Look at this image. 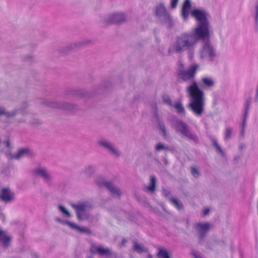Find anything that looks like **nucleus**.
<instances>
[{"label":"nucleus","instance_id":"1","mask_svg":"<svg viewBox=\"0 0 258 258\" xmlns=\"http://www.w3.org/2000/svg\"><path fill=\"white\" fill-rule=\"evenodd\" d=\"M187 91L191 97L189 106L195 115L201 116L203 112L204 106L203 91L199 89L195 82L188 87Z\"/></svg>","mask_w":258,"mask_h":258},{"label":"nucleus","instance_id":"2","mask_svg":"<svg viewBox=\"0 0 258 258\" xmlns=\"http://www.w3.org/2000/svg\"><path fill=\"white\" fill-rule=\"evenodd\" d=\"M191 15L200 22L194 31L195 36L202 39H209V24L205 12L198 9L194 10L191 11Z\"/></svg>","mask_w":258,"mask_h":258},{"label":"nucleus","instance_id":"3","mask_svg":"<svg viewBox=\"0 0 258 258\" xmlns=\"http://www.w3.org/2000/svg\"><path fill=\"white\" fill-rule=\"evenodd\" d=\"M194 36L190 34H182L177 38L176 42L172 45V50H169V53L172 51L180 53L185 49H189L196 44Z\"/></svg>","mask_w":258,"mask_h":258},{"label":"nucleus","instance_id":"4","mask_svg":"<svg viewBox=\"0 0 258 258\" xmlns=\"http://www.w3.org/2000/svg\"><path fill=\"white\" fill-rule=\"evenodd\" d=\"M198 68V64H194L190 66L187 70L179 72L178 75L184 81L191 79L195 77Z\"/></svg>","mask_w":258,"mask_h":258},{"label":"nucleus","instance_id":"5","mask_svg":"<svg viewBox=\"0 0 258 258\" xmlns=\"http://www.w3.org/2000/svg\"><path fill=\"white\" fill-rule=\"evenodd\" d=\"M207 55L211 58L215 55V51L210 45L209 41H207L205 43L201 51V57L202 58H203Z\"/></svg>","mask_w":258,"mask_h":258},{"label":"nucleus","instance_id":"6","mask_svg":"<svg viewBox=\"0 0 258 258\" xmlns=\"http://www.w3.org/2000/svg\"><path fill=\"white\" fill-rule=\"evenodd\" d=\"M90 250L93 253L96 252L101 255L111 256L113 254V252L109 248L101 246L93 245Z\"/></svg>","mask_w":258,"mask_h":258},{"label":"nucleus","instance_id":"7","mask_svg":"<svg viewBox=\"0 0 258 258\" xmlns=\"http://www.w3.org/2000/svg\"><path fill=\"white\" fill-rule=\"evenodd\" d=\"M14 194L11 192L8 188H3L1 191L0 198L6 203L12 201L14 199Z\"/></svg>","mask_w":258,"mask_h":258},{"label":"nucleus","instance_id":"8","mask_svg":"<svg viewBox=\"0 0 258 258\" xmlns=\"http://www.w3.org/2000/svg\"><path fill=\"white\" fill-rule=\"evenodd\" d=\"M97 184L99 186H101L103 185L106 187V188L110 191V192L112 194V195L115 196L117 195L118 196H120L121 195L120 191L118 189V188H116L114 186V185L110 182L104 181L102 183L100 181L97 182Z\"/></svg>","mask_w":258,"mask_h":258},{"label":"nucleus","instance_id":"9","mask_svg":"<svg viewBox=\"0 0 258 258\" xmlns=\"http://www.w3.org/2000/svg\"><path fill=\"white\" fill-rule=\"evenodd\" d=\"M210 227V225L208 223H206L204 224L202 223H197L195 225V228L198 230L201 234H200V238H203L206 233L208 231Z\"/></svg>","mask_w":258,"mask_h":258},{"label":"nucleus","instance_id":"10","mask_svg":"<svg viewBox=\"0 0 258 258\" xmlns=\"http://www.w3.org/2000/svg\"><path fill=\"white\" fill-rule=\"evenodd\" d=\"M11 237L7 233L0 230V242L4 247H8L10 243Z\"/></svg>","mask_w":258,"mask_h":258},{"label":"nucleus","instance_id":"11","mask_svg":"<svg viewBox=\"0 0 258 258\" xmlns=\"http://www.w3.org/2000/svg\"><path fill=\"white\" fill-rule=\"evenodd\" d=\"M73 206L76 211L78 218L79 220H82L86 210V205L82 204L78 205H74Z\"/></svg>","mask_w":258,"mask_h":258},{"label":"nucleus","instance_id":"12","mask_svg":"<svg viewBox=\"0 0 258 258\" xmlns=\"http://www.w3.org/2000/svg\"><path fill=\"white\" fill-rule=\"evenodd\" d=\"M191 7L189 0H184L182 7V16L184 19H186L189 14V11Z\"/></svg>","mask_w":258,"mask_h":258},{"label":"nucleus","instance_id":"13","mask_svg":"<svg viewBox=\"0 0 258 258\" xmlns=\"http://www.w3.org/2000/svg\"><path fill=\"white\" fill-rule=\"evenodd\" d=\"M155 14L158 17H166L168 16V13L163 4H160L157 7L155 11Z\"/></svg>","mask_w":258,"mask_h":258},{"label":"nucleus","instance_id":"14","mask_svg":"<svg viewBox=\"0 0 258 258\" xmlns=\"http://www.w3.org/2000/svg\"><path fill=\"white\" fill-rule=\"evenodd\" d=\"M125 20V17L123 14H113L109 21L115 24H120Z\"/></svg>","mask_w":258,"mask_h":258},{"label":"nucleus","instance_id":"15","mask_svg":"<svg viewBox=\"0 0 258 258\" xmlns=\"http://www.w3.org/2000/svg\"><path fill=\"white\" fill-rule=\"evenodd\" d=\"M99 143L100 145L109 150L112 154L116 155L117 156H119V154L118 151L113 148L109 143L105 141H100Z\"/></svg>","mask_w":258,"mask_h":258},{"label":"nucleus","instance_id":"16","mask_svg":"<svg viewBox=\"0 0 258 258\" xmlns=\"http://www.w3.org/2000/svg\"><path fill=\"white\" fill-rule=\"evenodd\" d=\"M67 223L71 228H72L73 229H77V230H78L79 232H80L81 233H85L88 234H91V231H90V230H89L88 228H84V227H82V228L80 227L79 226L77 225L76 224L72 223V222H68Z\"/></svg>","mask_w":258,"mask_h":258},{"label":"nucleus","instance_id":"17","mask_svg":"<svg viewBox=\"0 0 258 258\" xmlns=\"http://www.w3.org/2000/svg\"><path fill=\"white\" fill-rule=\"evenodd\" d=\"M31 154L30 151L27 148L21 149L18 153L13 156V158L15 159H19L22 157L24 155Z\"/></svg>","mask_w":258,"mask_h":258},{"label":"nucleus","instance_id":"18","mask_svg":"<svg viewBox=\"0 0 258 258\" xmlns=\"http://www.w3.org/2000/svg\"><path fill=\"white\" fill-rule=\"evenodd\" d=\"M158 258H170L169 253L164 248H158V251L157 253Z\"/></svg>","mask_w":258,"mask_h":258},{"label":"nucleus","instance_id":"19","mask_svg":"<svg viewBox=\"0 0 258 258\" xmlns=\"http://www.w3.org/2000/svg\"><path fill=\"white\" fill-rule=\"evenodd\" d=\"M34 173L35 175H38L42 176L45 179H49V175L47 174L45 169L39 168L34 170Z\"/></svg>","mask_w":258,"mask_h":258},{"label":"nucleus","instance_id":"20","mask_svg":"<svg viewBox=\"0 0 258 258\" xmlns=\"http://www.w3.org/2000/svg\"><path fill=\"white\" fill-rule=\"evenodd\" d=\"M182 136L187 137V138L194 140L195 142L198 141L197 138L190 133V130H177Z\"/></svg>","mask_w":258,"mask_h":258},{"label":"nucleus","instance_id":"21","mask_svg":"<svg viewBox=\"0 0 258 258\" xmlns=\"http://www.w3.org/2000/svg\"><path fill=\"white\" fill-rule=\"evenodd\" d=\"M151 185L148 186L147 188L148 190L154 192L156 188V177L152 176L150 178Z\"/></svg>","mask_w":258,"mask_h":258},{"label":"nucleus","instance_id":"22","mask_svg":"<svg viewBox=\"0 0 258 258\" xmlns=\"http://www.w3.org/2000/svg\"><path fill=\"white\" fill-rule=\"evenodd\" d=\"M250 104V100L246 101V104H245V111H244V118H243V122H242V127L243 128L244 127V124H245V121H246V117H247V114H248V110H249V108Z\"/></svg>","mask_w":258,"mask_h":258},{"label":"nucleus","instance_id":"23","mask_svg":"<svg viewBox=\"0 0 258 258\" xmlns=\"http://www.w3.org/2000/svg\"><path fill=\"white\" fill-rule=\"evenodd\" d=\"M133 249L134 250L137 251L138 252L147 251V249L146 248L140 246V244L137 242H134Z\"/></svg>","mask_w":258,"mask_h":258},{"label":"nucleus","instance_id":"24","mask_svg":"<svg viewBox=\"0 0 258 258\" xmlns=\"http://www.w3.org/2000/svg\"><path fill=\"white\" fill-rule=\"evenodd\" d=\"M170 202L171 203L179 210H181L183 208L182 204L179 203L176 199L171 198L170 199Z\"/></svg>","mask_w":258,"mask_h":258},{"label":"nucleus","instance_id":"25","mask_svg":"<svg viewBox=\"0 0 258 258\" xmlns=\"http://www.w3.org/2000/svg\"><path fill=\"white\" fill-rule=\"evenodd\" d=\"M174 107L176 109L177 111L180 113L184 112V109L182 104L180 102H177L174 105Z\"/></svg>","mask_w":258,"mask_h":258},{"label":"nucleus","instance_id":"26","mask_svg":"<svg viewBox=\"0 0 258 258\" xmlns=\"http://www.w3.org/2000/svg\"><path fill=\"white\" fill-rule=\"evenodd\" d=\"M202 81L204 84L208 87H211L214 85L213 80L210 78H203Z\"/></svg>","mask_w":258,"mask_h":258},{"label":"nucleus","instance_id":"27","mask_svg":"<svg viewBox=\"0 0 258 258\" xmlns=\"http://www.w3.org/2000/svg\"><path fill=\"white\" fill-rule=\"evenodd\" d=\"M155 149H156V150L157 151H159L161 150H168V148L167 147H165V146H164V145L163 144L160 143L157 144V145L156 146Z\"/></svg>","mask_w":258,"mask_h":258},{"label":"nucleus","instance_id":"28","mask_svg":"<svg viewBox=\"0 0 258 258\" xmlns=\"http://www.w3.org/2000/svg\"><path fill=\"white\" fill-rule=\"evenodd\" d=\"M59 209L61 212H62L64 214L66 215L67 217H70L71 215L68 211L62 206H59Z\"/></svg>","mask_w":258,"mask_h":258},{"label":"nucleus","instance_id":"29","mask_svg":"<svg viewBox=\"0 0 258 258\" xmlns=\"http://www.w3.org/2000/svg\"><path fill=\"white\" fill-rule=\"evenodd\" d=\"M191 173L192 175L195 177H197L199 175V172L198 170L194 167H191Z\"/></svg>","mask_w":258,"mask_h":258},{"label":"nucleus","instance_id":"30","mask_svg":"<svg viewBox=\"0 0 258 258\" xmlns=\"http://www.w3.org/2000/svg\"><path fill=\"white\" fill-rule=\"evenodd\" d=\"M177 124L178 125V127H180L179 129H187V126L186 124L181 121L177 122Z\"/></svg>","mask_w":258,"mask_h":258},{"label":"nucleus","instance_id":"31","mask_svg":"<svg viewBox=\"0 0 258 258\" xmlns=\"http://www.w3.org/2000/svg\"><path fill=\"white\" fill-rule=\"evenodd\" d=\"M213 145L216 148L217 150L220 153H222V151L220 147L219 146L218 144L217 143L216 141L213 142Z\"/></svg>","mask_w":258,"mask_h":258},{"label":"nucleus","instance_id":"32","mask_svg":"<svg viewBox=\"0 0 258 258\" xmlns=\"http://www.w3.org/2000/svg\"><path fill=\"white\" fill-rule=\"evenodd\" d=\"M178 2V0H171L170 3L171 7L172 9L175 8L177 3Z\"/></svg>","mask_w":258,"mask_h":258},{"label":"nucleus","instance_id":"33","mask_svg":"<svg viewBox=\"0 0 258 258\" xmlns=\"http://www.w3.org/2000/svg\"><path fill=\"white\" fill-rule=\"evenodd\" d=\"M164 100L166 103H167L170 105H172V101H171V99L170 98H169L168 97H167V99H166L165 98H164Z\"/></svg>","mask_w":258,"mask_h":258},{"label":"nucleus","instance_id":"34","mask_svg":"<svg viewBox=\"0 0 258 258\" xmlns=\"http://www.w3.org/2000/svg\"><path fill=\"white\" fill-rule=\"evenodd\" d=\"M210 212V209L209 208H205L203 210V214L204 216H206L209 214Z\"/></svg>","mask_w":258,"mask_h":258},{"label":"nucleus","instance_id":"35","mask_svg":"<svg viewBox=\"0 0 258 258\" xmlns=\"http://www.w3.org/2000/svg\"><path fill=\"white\" fill-rule=\"evenodd\" d=\"M230 130H227L226 134V138L227 139L230 136Z\"/></svg>","mask_w":258,"mask_h":258},{"label":"nucleus","instance_id":"36","mask_svg":"<svg viewBox=\"0 0 258 258\" xmlns=\"http://www.w3.org/2000/svg\"><path fill=\"white\" fill-rule=\"evenodd\" d=\"M6 145L7 147L9 148L11 146V144H10V142L9 140H8L6 142Z\"/></svg>","mask_w":258,"mask_h":258},{"label":"nucleus","instance_id":"37","mask_svg":"<svg viewBox=\"0 0 258 258\" xmlns=\"http://www.w3.org/2000/svg\"><path fill=\"white\" fill-rule=\"evenodd\" d=\"M255 19L256 21L257 22L258 20V5L256 6V13L255 16Z\"/></svg>","mask_w":258,"mask_h":258},{"label":"nucleus","instance_id":"38","mask_svg":"<svg viewBox=\"0 0 258 258\" xmlns=\"http://www.w3.org/2000/svg\"><path fill=\"white\" fill-rule=\"evenodd\" d=\"M5 113V110L3 108L0 107V115Z\"/></svg>","mask_w":258,"mask_h":258},{"label":"nucleus","instance_id":"39","mask_svg":"<svg viewBox=\"0 0 258 258\" xmlns=\"http://www.w3.org/2000/svg\"><path fill=\"white\" fill-rule=\"evenodd\" d=\"M162 192L165 196H167L168 194H170L169 192L167 191L166 189H163Z\"/></svg>","mask_w":258,"mask_h":258},{"label":"nucleus","instance_id":"40","mask_svg":"<svg viewBox=\"0 0 258 258\" xmlns=\"http://www.w3.org/2000/svg\"><path fill=\"white\" fill-rule=\"evenodd\" d=\"M162 131L163 135L164 136L165 138H166V130H162Z\"/></svg>","mask_w":258,"mask_h":258},{"label":"nucleus","instance_id":"41","mask_svg":"<svg viewBox=\"0 0 258 258\" xmlns=\"http://www.w3.org/2000/svg\"><path fill=\"white\" fill-rule=\"evenodd\" d=\"M126 242V240L125 239H123L122 241V245L124 244V243Z\"/></svg>","mask_w":258,"mask_h":258},{"label":"nucleus","instance_id":"42","mask_svg":"<svg viewBox=\"0 0 258 258\" xmlns=\"http://www.w3.org/2000/svg\"><path fill=\"white\" fill-rule=\"evenodd\" d=\"M160 129H161V130H162V129H165V128H164V126H163V127H162V126H161Z\"/></svg>","mask_w":258,"mask_h":258}]
</instances>
